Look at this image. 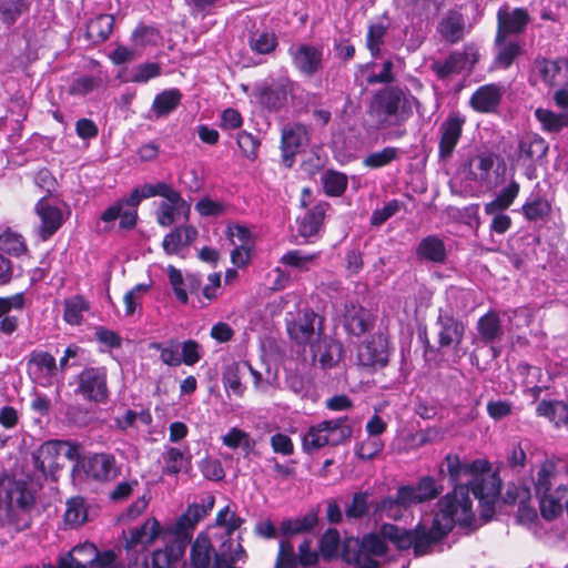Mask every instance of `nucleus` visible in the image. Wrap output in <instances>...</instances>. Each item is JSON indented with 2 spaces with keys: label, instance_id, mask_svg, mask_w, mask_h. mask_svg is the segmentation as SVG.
Instances as JSON below:
<instances>
[{
  "label": "nucleus",
  "instance_id": "c03bdc74",
  "mask_svg": "<svg viewBox=\"0 0 568 568\" xmlns=\"http://www.w3.org/2000/svg\"><path fill=\"white\" fill-rule=\"evenodd\" d=\"M477 331L484 343H494L503 335L501 323L496 312H488L477 322Z\"/></svg>",
  "mask_w": 568,
  "mask_h": 568
},
{
  "label": "nucleus",
  "instance_id": "a211bd4d",
  "mask_svg": "<svg viewBox=\"0 0 568 568\" xmlns=\"http://www.w3.org/2000/svg\"><path fill=\"white\" fill-rule=\"evenodd\" d=\"M191 214V205L174 191L164 200H161L155 211V219L159 225L169 227L179 221L187 222Z\"/></svg>",
  "mask_w": 568,
  "mask_h": 568
},
{
  "label": "nucleus",
  "instance_id": "5701e85b",
  "mask_svg": "<svg viewBox=\"0 0 568 568\" xmlns=\"http://www.w3.org/2000/svg\"><path fill=\"white\" fill-rule=\"evenodd\" d=\"M466 119L459 112H450L438 128L440 159H449L459 142Z\"/></svg>",
  "mask_w": 568,
  "mask_h": 568
},
{
  "label": "nucleus",
  "instance_id": "e433bc0d",
  "mask_svg": "<svg viewBox=\"0 0 568 568\" xmlns=\"http://www.w3.org/2000/svg\"><path fill=\"white\" fill-rule=\"evenodd\" d=\"M159 521L155 518L148 519L142 526L133 528L126 539V548L133 549L138 546L145 548L152 544L155 538L163 535Z\"/></svg>",
  "mask_w": 568,
  "mask_h": 568
},
{
  "label": "nucleus",
  "instance_id": "13d9d810",
  "mask_svg": "<svg viewBox=\"0 0 568 568\" xmlns=\"http://www.w3.org/2000/svg\"><path fill=\"white\" fill-rule=\"evenodd\" d=\"M0 251L20 256L27 252V244L21 234L6 230L0 234Z\"/></svg>",
  "mask_w": 568,
  "mask_h": 568
},
{
  "label": "nucleus",
  "instance_id": "6e6552de",
  "mask_svg": "<svg viewBox=\"0 0 568 568\" xmlns=\"http://www.w3.org/2000/svg\"><path fill=\"white\" fill-rule=\"evenodd\" d=\"M194 527L180 525V518L174 525L163 531L162 538L165 548L153 552L152 562L154 568H179L184 556L186 546L190 544Z\"/></svg>",
  "mask_w": 568,
  "mask_h": 568
},
{
  "label": "nucleus",
  "instance_id": "412c9836",
  "mask_svg": "<svg viewBox=\"0 0 568 568\" xmlns=\"http://www.w3.org/2000/svg\"><path fill=\"white\" fill-rule=\"evenodd\" d=\"M531 77L540 79L548 87H567L568 61L538 57L534 61Z\"/></svg>",
  "mask_w": 568,
  "mask_h": 568
},
{
  "label": "nucleus",
  "instance_id": "ea45409f",
  "mask_svg": "<svg viewBox=\"0 0 568 568\" xmlns=\"http://www.w3.org/2000/svg\"><path fill=\"white\" fill-rule=\"evenodd\" d=\"M327 207V203H318L298 220V233L301 236L307 239L317 234L324 221Z\"/></svg>",
  "mask_w": 568,
  "mask_h": 568
},
{
  "label": "nucleus",
  "instance_id": "774afa93",
  "mask_svg": "<svg viewBox=\"0 0 568 568\" xmlns=\"http://www.w3.org/2000/svg\"><path fill=\"white\" fill-rule=\"evenodd\" d=\"M102 80L100 77L84 74L75 78L69 87V93L72 95L84 97L100 87Z\"/></svg>",
  "mask_w": 568,
  "mask_h": 568
},
{
  "label": "nucleus",
  "instance_id": "0eeeda50",
  "mask_svg": "<svg viewBox=\"0 0 568 568\" xmlns=\"http://www.w3.org/2000/svg\"><path fill=\"white\" fill-rule=\"evenodd\" d=\"M58 568H124L115 560L113 551L99 552L91 542L75 546L70 552L61 557ZM129 568H148L146 556L136 560Z\"/></svg>",
  "mask_w": 568,
  "mask_h": 568
},
{
  "label": "nucleus",
  "instance_id": "0e129e2a",
  "mask_svg": "<svg viewBox=\"0 0 568 568\" xmlns=\"http://www.w3.org/2000/svg\"><path fill=\"white\" fill-rule=\"evenodd\" d=\"M242 364L232 363L224 368L223 372V385L227 392H232L237 396H242L245 387L241 382V368Z\"/></svg>",
  "mask_w": 568,
  "mask_h": 568
},
{
  "label": "nucleus",
  "instance_id": "e2e57ef3",
  "mask_svg": "<svg viewBox=\"0 0 568 568\" xmlns=\"http://www.w3.org/2000/svg\"><path fill=\"white\" fill-rule=\"evenodd\" d=\"M152 422V416L148 410L135 412L132 409H126L123 415L116 416L114 418L115 426L125 430L131 427H136L138 423L142 425H149Z\"/></svg>",
  "mask_w": 568,
  "mask_h": 568
},
{
  "label": "nucleus",
  "instance_id": "aec40b11",
  "mask_svg": "<svg viewBox=\"0 0 568 568\" xmlns=\"http://www.w3.org/2000/svg\"><path fill=\"white\" fill-rule=\"evenodd\" d=\"M293 65L304 75L312 77L322 69L323 47L310 43L293 44L288 49Z\"/></svg>",
  "mask_w": 568,
  "mask_h": 568
},
{
  "label": "nucleus",
  "instance_id": "f8f14e48",
  "mask_svg": "<svg viewBox=\"0 0 568 568\" xmlns=\"http://www.w3.org/2000/svg\"><path fill=\"white\" fill-rule=\"evenodd\" d=\"M548 151V144L537 134H526L520 138L515 163L525 169V175L532 180L536 178L535 163L541 160Z\"/></svg>",
  "mask_w": 568,
  "mask_h": 568
},
{
  "label": "nucleus",
  "instance_id": "a19ab883",
  "mask_svg": "<svg viewBox=\"0 0 568 568\" xmlns=\"http://www.w3.org/2000/svg\"><path fill=\"white\" fill-rule=\"evenodd\" d=\"M495 64L497 68L507 69L514 60L521 53V47L518 41L508 38L495 39Z\"/></svg>",
  "mask_w": 568,
  "mask_h": 568
},
{
  "label": "nucleus",
  "instance_id": "4d7b16f0",
  "mask_svg": "<svg viewBox=\"0 0 568 568\" xmlns=\"http://www.w3.org/2000/svg\"><path fill=\"white\" fill-rule=\"evenodd\" d=\"M318 253H306L302 250H292L281 257V263L298 271H308L311 265L317 260Z\"/></svg>",
  "mask_w": 568,
  "mask_h": 568
},
{
  "label": "nucleus",
  "instance_id": "4468645a",
  "mask_svg": "<svg viewBox=\"0 0 568 568\" xmlns=\"http://www.w3.org/2000/svg\"><path fill=\"white\" fill-rule=\"evenodd\" d=\"M389 359V347L386 335L378 333L367 337L357 349V361L363 367L383 368Z\"/></svg>",
  "mask_w": 568,
  "mask_h": 568
},
{
  "label": "nucleus",
  "instance_id": "ddd939ff",
  "mask_svg": "<svg viewBox=\"0 0 568 568\" xmlns=\"http://www.w3.org/2000/svg\"><path fill=\"white\" fill-rule=\"evenodd\" d=\"M480 53L477 47L468 44L463 51H454L444 61H434L432 70L435 74L445 79L453 74L462 73L463 71H471L475 64L479 61Z\"/></svg>",
  "mask_w": 568,
  "mask_h": 568
},
{
  "label": "nucleus",
  "instance_id": "9d476101",
  "mask_svg": "<svg viewBox=\"0 0 568 568\" xmlns=\"http://www.w3.org/2000/svg\"><path fill=\"white\" fill-rule=\"evenodd\" d=\"M77 384L75 393L84 400L102 404L109 397L104 367H85L77 376Z\"/></svg>",
  "mask_w": 568,
  "mask_h": 568
},
{
  "label": "nucleus",
  "instance_id": "6ab92c4d",
  "mask_svg": "<svg viewBox=\"0 0 568 568\" xmlns=\"http://www.w3.org/2000/svg\"><path fill=\"white\" fill-rule=\"evenodd\" d=\"M469 491L471 490L475 498L481 504L491 508L500 493V481L495 474L491 473L489 463L483 470H476L468 483Z\"/></svg>",
  "mask_w": 568,
  "mask_h": 568
},
{
  "label": "nucleus",
  "instance_id": "3c124183",
  "mask_svg": "<svg viewBox=\"0 0 568 568\" xmlns=\"http://www.w3.org/2000/svg\"><path fill=\"white\" fill-rule=\"evenodd\" d=\"M113 29V17L110 14H100L88 22L87 34L93 41H104L109 38Z\"/></svg>",
  "mask_w": 568,
  "mask_h": 568
},
{
  "label": "nucleus",
  "instance_id": "2f4dec72",
  "mask_svg": "<svg viewBox=\"0 0 568 568\" xmlns=\"http://www.w3.org/2000/svg\"><path fill=\"white\" fill-rule=\"evenodd\" d=\"M343 322L345 329L354 336H361L373 324L371 313L363 306L353 303L345 305Z\"/></svg>",
  "mask_w": 568,
  "mask_h": 568
},
{
  "label": "nucleus",
  "instance_id": "58836bf2",
  "mask_svg": "<svg viewBox=\"0 0 568 568\" xmlns=\"http://www.w3.org/2000/svg\"><path fill=\"white\" fill-rule=\"evenodd\" d=\"M58 446H60L58 440H48L34 454V465L41 473L51 474L58 468V458L60 456Z\"/></svg>",
  "mask_w": 568,
  "mask_h": 568
},
{
  "label": "nucleus",
  "instance_id": "1a4fd4ad",
  "mask_svg": "<svg viewBox=\"0 0 568 568\" xmlns=\"http://www.w3.org/2000/svg\"><path fill=\"white\" fill-rule=\"evenodd\" d=\"M34 504V495L27 481L8 475L0 476V509L13 520L19 511L29 510Z\"/></svg>",
  "mask_w": 568,
  "mask_h": 568
},
{
  "label": "nucleus",
  "instance_id": "680f3d73",
  "mask_svg": "<svg viewBox=\"0 0 568 568\" xmlns=\"http://www.w3.org/2000/svg\"><path fill=\"white\" fill-rule=\"evenodd\" d=\"M88 519V510L84 505L83 498H71L67 503L64 520L72 527L81 526Z\"/></svg>",
  "mask_w": 568,
  "mask_h": 568
},
{
  "label": "nucleus",
  "instance_id": "cd10ccee",
  "mask_svg": "<svg viewBox=\"0 0 568 568\" xmlns=\"http://www.w3.org/2000/svg\"><path fill=\"white\" fill-rule=\"evenodd\" d=\"M505 94V88L501 84L489 83L479 87L470 97V106L480 113L494 112Z\"/></svg>",
  "mask_w": 568,
  "mask_h": 568
},
{
  "label": "nucleus",
  "instance_id": "f03ea898",
  "mask_svg": "<svg viewBox=\"0 0 568 568\" xmlns=\"http://www.w3.org/2000/svg\"><path fill=\"white\" fill-rule=\"evenodd\" d=\"M242 519L230 510L222 508L216 515V528L222 529L221 536L212 540L207 534H199L191 547L193 568H237L235 564L245 557L240 544H234L231 535L240 528Z\"/></svg>",
  "mask_w": 568,
  "mask_h": 568
},
{
  "label": "nucleus",
  "instance_id": "6e6d98bb",
  "mask_svg": "<svg viewBox=\"0 0 568 568\" xmlns=\"http://www.w3.org/2000/svg\"><path fill=\"white\" fill-rule=\"evenodd\" d=\"M187 459L184 453L175 447H168L162 454V471L165 475H178L185 467Z\"/></svg>",
  "mask_w": 568,
  "mask_h": 568
},
{
  "label": "nucleus",
  "instance_id": "423d86ee",
  "mask_svg": "<svg viewBox=\"0 0 568 568\" xmlns=\"http://www.w3.org/2000/svg\"><path fill=\"white\" fill-rule=\"evenodd\" d=\"M387 546L383 538L376 534L359 538H346L342 547V558L355 568H378V557L386 554Z\"/></svg>",
  "mask_w": 568,
  "mask_h": 568
},
{
  "label": "nucleus",
  "instance_id": "052dcab7",
  "mask_svg": "<svg viewBox=\"0 0 568 568\" xmlns=\"http://www.w3.org/2000/svg\"><path fill=\"white\" fill-rule=\"evenodd\" d=\"M28 8V0H0V20L11 26Z\"/></svg>",
  "mask_w": 568,
  "mask_h": 568
},
{
  "label": "nucleus",
  "instance_id": "b1692460",
  "mask_svg": "<svg viewBox=\"0 0 568 568\" xmlns=\"http://www.w3.org/2000/svg\"><path fill=\"white\" fill-rule=\"evenodd\" d=\"M36 214L39 217V224L36 227L37 236L45 242L51 239L64 223V215L60 207L50 204L45 199H41L34 206Z\"/></svg>",
  "mask_w": 568,
  "mask_h": 568
},
{
  "label": "nucleus",
  "instance_id": "20e7f679",
  "mask_svg": "<svg viewBox=\"0 0 568 568\" xmlns=\"http://www.w3.org/2000/svg\"><path fill=\"white\" fill-rule=\"evenodd\" d=\"M535 491L541 516L547 520L557 518L564 510L568 495L566 474L555 463L546 460L537 471Z\"/></svg>",
  "mask_w": 568,
  "mask_h": 568
},
{
  "label": "nucleus",
  "instance_id": "dca6fc26",
  "mask_svg": "<svg viewBox=\"0 0 568 568\" xmlns=\"http://www.w3.org/2000/svg\"><path fill=\"white\" fill-rule=\"evenodd\" d=\"M294 84L287 77H280L271 83L256 87L254 94L261 105L271 111H277L285 105Z\"/></svg>",
  "mask_w": 568,
  "mask_h": 568
},
{
  "label": "nucleus",
  "instance_id": "864d4df0",
  "mask_svg": "<svg viewBox=\"0 0 568 568\" xmlns=\"http://www.w3.org/2000/svg\"><path fill=\"white\" fill-rule=\"evenodd\" d=\"M214 507V497L207 496L203 499V503L193 504L187 507L185 513L180 516V525H186L189 527H195V525L204 518L209 511Z\"/></svg>",
  "mask_w": 568,
  "mask_h": 568
},
{
  "label": "nucleus",
  "instance_id": "f3484780",
  "mask_svg": "<svg viewBox=\"0 0 568 568\" xmlns=\"http://www.w3.org/2000/svg\"><path fill=\"white\" fill-rule=\"evenodd\" d=\"M287 333L300 345H312L320 336L321 331L315 329L317 315L312 310H305L295 317L292 313L286 315Z\"/></svg>",
  "mask_w": 568,
  "mask_h": 568
},
{
  "label": "nucleus",
  "instance_id": "c85d7f7f",
  "mask_svg": "<svg viewBox=\"0 0 568 568\" xmlns=\"http://www.w3.org/2000/svg\"><path fill=\"white\" fill-rule=\"evenodd\" d=\"M440 491L442 487L429 476L422 477L416 486H400L402 499L406 503H410L412 506L432 500L436 498Z\"/></svg>",
  "mask_w": 568,
  "mask_h": 568
},
{
  "label": "nucleus",
  "instance_id": "7c9ffc66",
  "mask_svg": "<svg viewBox=\"0 0 568 568\" xmlns=\"http://www.w3.org/2000/svg\"><path fill=\"white\" fill-rule=\"evenodd\" d=\"M197 235L196 227L191 224L176 226L164 236L163 250L169 255L178 254L182 248L191 245Z\"/></svg>",
  "mask_w": 568,
  "mask_h": 568
},
{
  "label": "nucleus",
  "instance_id": "4be33fe9",
  "mask_svg": "<svg viewBox=\"0 0 568 568\" xmlns=\"http://www.w3.org/2000/svg\"><path fill=\"white\" fill-rule=\"evenodd\" d=\"M529 22L530 16L526 9H511L505 3L497 11L496 36H499V39H501L524 33Z\"/></svg>",
  "mask_w": 568,
  "mask_h": 568
},
{
  "label": "nucleus",
  "instance_id": "a18cd8bd",
  "mask_svg": "<svg viewBox=\"0 0 568 568\" xmlns=\"http://www.w3.org/2000/svg\"><path fill=\"white\" fill-rule=\"evenodd\" d=\"M182 100L179 89H168L159 93L152 103V111L156 118H163L173 112Z\"/></svg>",
  "mask_w": 568,
  "mask_h": 568
},
{
  "label": "nucleus",
  "instance_id": "338daca9",
  "mask_svg": "<svg viewBox=\"0 0 568 568\" xmlns=\"http://www.w3.org/2000/svg\"><path fill=\"white\" fill-rule=\"evenodd\" d=\"M398 159V149L386 146L381 151L373 152L364 158L363 163L371 169H378Z\"/></svg>",
  "mask_w": 568,
  "mask_h": 568
},
{
  "label": "nucleus",
  "instance_id": "2eb2a0df",
  "mask_svg": "<svg viewBox=\"0 0 568 568\" xmlns=\"http://www.w3.org/2000/svg\"><path fill=\"white\" fill-rule=\"evenodd\" d=\"M318 561V554L311 548V541L305 539L298 546V555H295L293 544L283 538L280 541V549L274 568H300L314 566Z\"/></svg>",
  "mask_w": 568,
  "mask_h": 568
},
{
  "label": "nucleus",
  "instance_id": "f704fd0d",
  "mask_svg": "<svg viewBox=\"0 0 568 568\" xmlns=\"http://www.w3.org/2000/svg\"><path fill=\"white\" fill-rule=\"evenodd\" d=\"M416 256L419 261L443 264L447 258L446 245L437 235H428L418 243Z\"/></svg>",
  "mask_w": 568,
  "mask_h": 568
},
{
  "label": "nucleus",
  "instance_id": "8fccbe9b",
  "mask_svg": "<svg viewBox=\"0 0 568 568\" xmlns=\"http://www.w3.org/2000/svg\"><path fill=\"white\" fill-rule=\"evenodd\" d=\"M89 311V303L82 296L75 295L64 301L63 320L73 326L80 325L83 314Z\"/></svg>",
  "mask_w": 568,
  "mask_h": 568
},
{
  "label": "nucleus",
  "instance_id": "9b49d317",
  "mask_svg": "<svg viewBox=\"0 0 568 568\" xmlns=\"http://www.w3.org/2000/svg\"><path fill=\"white\" fill-rule=\"evenodd\" d=\"M28 374L31 379L42 387H50L58 383L60 368L55 357L45 351H33L28 358Z\"/></svg>",
  "mask_w": 568,
  "mask_h": 568
},
{
  "label": "nucleus",
  "instance_id": "7ed1b4c3",
  "mask_svg": "<svg viewBox=\"0 0 568 568\" xmlns=\"http://www.w3.org/2000/svg\"><path fill=\"white\" fill-rule=\"evenodd\" d=\"M418 101L397 88L378 91L372 99L368 115L377 130L403 125L412 115Z\"/></svg>",
  "mask_w": 568,
  "mask_h": 568
},
{
  "label": "nucleus",
  "instance_id": "de8ad7c7",
  "mask_svg": "<svg viewBox=\"0 0 568 568\" xmlns=\"http://www.w3.org/2000/svg\"><path fill=\"white\" fill-rule=\"evenodd\" d=\"M432 10V0H405V12L414 28L422 31Z\"/></svg>",
  "mask_w": 568,
  "mask_h": 568
},
{
  "label": "nucleus",
  "instance_id": "5fc2aeb1",
  "mask_svg": "<svg viewBox=\"0 0 568 568\" xmlns=\"http://www.w3.org/2000/svg\"><path fill=\"white\" fill-rule=\"evenodd\" d=\"M322 186L328 196L342 195L348 184L347 176L337 171H326L321 178Z\"/></svg>",
  "mask_w": 568,
  "mask_h": 568
},
{
  "label": "nucleus",
  "instance_id": "4c0bfd02",
  "mask_svg": "<svg viewBox=\"0 0 568 568\" xmlns=\"http://www.w3.org/2000/svg\"><path fill=\"white\" fill-rule=\"evenodd\" d=\"M410 507V503H406L402 499L399 487L395 497L389 496L381 500L375 508V516L379 519L388 518L393 520H400L407 516Z\"/></svg>",
  "mask_w": 568,
  "mask_h": 568
},
{
  "label": "nucleus",
  "instance_id": "c9c22d12",
  "mask_svg": "<svg viewBox=\"0 0 568 568\" xmlns=\"http://www.w3.org/2000/svg\"><path fill=\"white\" fill-rule=\"evenodd\" d=\"M465 28L464 16L456 10H450L439 21L437 31L445 41L456 43L465 37Z\"/></svg>",
  "mask_w": 568,
  "mask_h": 568
},
{
  "label": "nucleus",
  "instance_id": "72a5a7b5",
  "mask_svg": "<svg viewBox=\"0 0 568 568\" xmlns=\"http://www.w3.org/2000/svg\"><path fill=\"white\" fill-rule=\"evenodd\" d=\"M518 371L523 376L525 393L530 396L534 402L537 400L541 393L549 387L548 381L544 379L545 375L541 368L528 364H519Z\"/></svg>",
  "mask_w": 568,
  "mask_h": 568
},
{
  "label": "nucleus",
  "instance_id": "f257e3e1",
  "mask_svg": "<svg viewBox=\"0 0 568 568\" xmlns=\"http://www.w3.org/2000/svg\"><path fill=\"white\" fill-rule=\"evenodd\" d=\"M475 520L473 499L466 485H457L437 503L432 525L419 524L415 530H405L384 524L381 534L399 549L413 548L416 556L426 554L433 544L438 542L454 528L470 527Z\"/></svg>",
  "mask_w": 568,
  "mask_h": 568
},
{
  "label": "nucleus",
  "instance_id": "79ce46f5",
  "mask_svg": "<svg viewBox=\"0 0 568 568\" xmlns=\"http://www.w3.org/2000/svg\"><path fill=\"white\" fill-rule=\"evenodd\" d=\"M242 366L248 369L253 377L254 386L260 392H267L277 383V369L264 361L261 364V369L253 367L250 362H243Z\"/></svg>",
  "mask_w": 568,
  "mask_h": 568
},
{
  "label": "nucleus",
  "instance_id": "09e8293b",
  "mask_svg": "<svg viewBox=\"0 0 568 568\" xmlns=\"http://www.w3.org/2000/svg\"><path fill=\"white\" fill-rule=\"evenodd\" d=\"M536 119L541 128L548 132H559L568 126V112H554L548 109L538 108L535 111Z\"/></svg>",
  "mask_w": 568,
  "mask_h": 568
},
{
  "label": "nucleus",
  "instance_id": "bf43d9fd",
  "mask_svg": "<svg viewBox=\"0 0 568 568\" xmlns=\"http://www.w3.org/2000/svg\"><path fill=\"white\" fill-rule=\"evenodd\" d=\"M150 348L160 352L161 361L168 366H180V343L178 339L171 338L166 343L153 342Z\"/></svg>",
  "mask_w": 568,
  "mask_h": 568
},
{
  "label": "nucleus",
  "instance_id": "c756f323",
  "mask_svg": "<svg viewBox=\"0 0 568 568\" xmlns=\"http://www.w3.org/2000/svg\"><path fill=\"white\" fill-rule=\"evenodd\" d=\"M445 464L449 478L455 486L466 485L467 487L476 470H483L487 467V460L485 459H477L470 464H465L460 462L457 455L446 456Z\"/></svg>",
  "mask_w": 568,
  "mask_h": 568
},
{
  "label": "nucleus",
  "instance_id": "a878e982",
  "mask_svg": "<svg viewBox=\"0 0 568 568\" xmlns=\"http://www.w3.org/2000/svg\"><path fill=\"white\" fill-rule=\"evenodd\" d=\"M308 143V132L303 124L287 123L282 129L281 148L284 162L291 165V159Z\"/></svg>",
  "mask_w": 568,
  "mask_h": 568
},
{
  "label": "nucleus",
  "instance_id": "bb28decb",
  "mask_svg": "<svg viewBox=\"0 0 568 568\" xmlns=\"http://www.w3.org/2000/svg\"><path fill=\"white\" fill-rule=\"evenodd\" d=\"M82 468L88 477L108 481L118 474L115 458L110 454H93L83 460Z\"/></svg>",
  "mask_w": 568,
  "mask_h": 568
},
{
  "label": "nucleus",
  "instance_id": "393cba45",
  "mask_svg": "<svg viewBox=\"0 0 568 568\" xmlns=\"http://www.w3.org/2000/svg\"><path fill=\"white\" fill-rule=\"evenodd\" d=\"M438 344L442 348H457L465 336V324L453 314L439 311L436 320Z\"/></svg>",
  "mask_w": 568,
  "mask_h": 568
},
{
  "label": "nucleus",
  "instance_id": "69168bd1",
  "mask_svg": "<svg viewBox=\"0 0 568 568\" xmlns=\"http://www.w3.org/2000/svg\"><path fill=\"white\" fill-rule=\"evenodd\" d=\"M498 161V156L491 153H483L479 154L475 159V175L476 178L489 185L491 184V172L495 168L496 162Z\"/></svg>",
  "mask_w": 568,
  "mask_h": 568
},
{
  "label": "nucleus",
  "instance_id": "603ef678",
  "mask_svg": "<svg viewBox=\"0 0 568 568\" xmlns=\"http://www.w3.org/2000/svg\"><path fill=\"white\" fill-rule=\"evenodd\" d=\"M317 524V515L314 511L307 513L302 518L287 519L281 524L280 531L284 537L310 531Z\"/></svg>",
  "mask_w": 568,
  "mask_h": 568
},
{
  "label": "nucleus",
  "instance_id": "37998d69",
  "mask_svg": "<svg viewBox=\"0 0 568 568\" xmlns=\"http://www.w3.org/2000/svg\"><path fill=\"white\" fill-rule=\"evenodd\" d=\"M536 413L552 422L557 427L568 424V404L561 400H541Z\"/></svg>",
  "mask_w": 568,
  "mask_h": 568
},
{
  "label": "nucleus",
  "instance_id": "473e14b6",
  "mask_svg": "<svg viewBox=\"0 0 568 568\" xmlns=\"http://www.w3.org/2000/svg\"><path fill=\"white\" fill-rule=\"evenodd\" d=\"M311 351L315 361L323 367H332L342 358L343 347L341 343L326 336L318 337L312 345Z\"/></svg>",
  "mask_w": 568,
  "mask_h": 568
},
{
  "label": "nucleus",
  "instance_id": "49530a36",
  "mask_svg": "<svg viewBox=\"0 0 568 568\" xmlns=\"http://www.w3.org/2000/svg\"><path fill=\"white\" fill-rule=\"evenodd\" d=\"M519 189V184L511 180L506 187L500 190L493 201L485 204V213L495 214L496 212L508 209L517 197Z\"/></svg>",
  "mask_w": 568,
  "mask_h": 568
},
{
  "label": "nucleus",
  "instance_id": "39448f33",
  "mask_svg": "<svg viewBox=\"0 0 568 568\" xmlns=\"http://www.w3.org/2000/svg\"><path fill=\"white\" fill-rule=\"evenodd\" d=\"M353 429L347 417L327 419L308 427L302 438V447L306 453L318 450L325 446H338L352 436Z\"/></svg>",
  "mask_w": 568,
  "mask_h": 568
}]
</instances>
